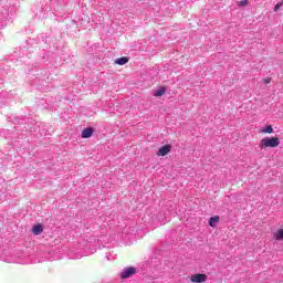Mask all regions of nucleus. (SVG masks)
Instances as JSON below:
<instances>
[{
  "label": "nucleus",
  "instance_id": "obj_6",
  "mask_svg": "<svg viewBox=\"0 0 283 283\" xmlns=\"http://www.w3.org/2000/svg\"><path fill=\"white\" fill-rule=\"evenodd\" d=\"M33 235H41L43 233V226L41 224H35L32 229Z\"/></svg>",
  "mask_w": 283,
  "mask_h": 283
},
{
  "label": "nucleus",
  "instance_id": "obj_10",
  "mask_svg": "<svg viewBox=\"0 0 283 283\" xmlns=\"http://www.w3.org/2000/svg\"><path fill=\"white\" fill-rule=\"evenodd\" d=\"M274 240H283V229H280L276 233H274Z\"/></svg>",
  "mask_w": 283,
  "mask_h": 283
},
{
  "label": "nucleus",
  "instance_id": "obj_1",
  "mask_svg": "<svg viewBox=\"0 0 283 283\" xmlns=\"http://www.w3.org/2000/svg\"><path fill=\"white\" fill-rule=\"evenodd\" d=\"M271 147L272 149L275 147H280V138L279 137H265L261 139L259 144L260 149H269Z\"/></svg>",
  "mask_w": 283,
  "mask_h": 283
},
{
  "label": "nucleus",
  "instance_id": "obj_5",
  "mask_svg": "<svg viewBox=\"0 0 283 283\" xmlns=\"http://www.w3.org/2000/svg\"><path fill=\"white\" fill-rule=\"evenodd\" d=\"M92 134H94L93 128H85L82 130V138H92Z\"/></svg>",
  "mask_w": 283,
  "mask_h": 283
},
{
  "label": "nucleus",
  "instance_id": "obj_12",
  "mask_svg": "<svg viewBox=\"0 0 283 283\" xmlns=\"http://www.w3.org/2000/svg\"><path fill=\"white\" fill-rule=\"evenodd\" d=\"M249 3V0H241L238 2V6H240L241 8H243L244 6H247Z\"/></svg>",
  "mask_w": 283,
  "mask_h": 283
},
{
  "label": "nucleus",
  "instance_id": "obj_4",
  "mask_svg": "<svg viewBox=\"0 0 283 283\" xmlns=\"http://www.w3.org/2000/svg\"><path fill=\"white\" fill-rule=\"evenodd\" d=\"M171 151V145H165L159 148L157 156H167Z\"/></svg>",
  "mask_w": 283,
  "mask_h": 283
},
{
  "label": "nucleus",
  "instance_id": "obj_3",
  "mask_svg": "<svg viewBox=\"0 0 283 283\" xmlns=\"http://www.w3.org/2000/svg\"><path fill=\"white\" fill-rule=\"evenodd\" d=\"M136 273V268H127L124 272H122V280H127V277H132Z\"/></svg>",
  "mask_w": 283,
  "mask_h": 283
},
{
  "label": "nucleus",
  "instance_id": "obj_2",
  "mask_svg": "<svg viewBox=\"0 0 283 283\" xmlns=\"http://www.w3.org/2000/svg\"><path fill=\"white\" fill-rule=\"evenodd\" d=\"M190 282H192V283H205V282H207V274H192L190 276Z\"/></svg>",
  "mask_w": 283,
  "mask_h": 283
},
{
  "label": "nucleus",
  "instance_id": "obj_13",
  "mask_svg": "<svg viewBox=\"0 0 283 283\" xmlns=\"http://www.w3.org/2000/svg\"><path fill=\"white\" fill-rule=\"evenodd\" d=\"M282 4H283V2L276 3L274 7V12H277V10H280V8H282Z\"/></svg>",
  "mask_w": 283,
  "mask_h": 283
},
{
  "label": "nucleus",
  "instance_id": "obj_7",
  "mask_svg": "<svg viewBox=\"0 0 283 283\" xmlns=\"http://www.w3.org/2000/svg\"><path fill=\"white\" fill-rule=\"evenodd\" d=\"M116 65H126V63H129V57L123 56L115 60Z\"/></svg>",
  "mask_w": 283,
  "mask_h": 283
},
{
  "label": "nucleus",
  "instance_id": "obj_8",
  "mask_svg": "<svg viewBox=\"0 0 283 283\" xmlns=\"http://www.w3.org/2000/svg\"><path fill=\"white\" fill-rule=\"evenodd\" d=\"M218 222H220V217L216 216V217H211L209 220V224L210 227H216V224H218Z\"/></svg>",
  "mask_w": 283,
  "mask_h": 283
},
{
  "label": "nucleus",
  "instance_id": "obj_9",
  "mask_svg": "<svg viewBox=\"0 0 283 283\" xmlns=\"http://www.w3.org/2000/svg\"><path fill=\"white\" fill-rule=\"evenodd\" d=\"M261 132L262 134H273V126L268 125Z\"/></svg>",
  "mask_w": 283,
  "mask_h": 283
},
{
  "label": "nucleus",
  "instance_id": "obj_11",
  "mask_svg": "<svg viewBox=\"0 0 283 283\" xmlns=\"http://www.w3.org/2000/svg\"><path fill=\"white\" fill-rule=\"evenodd\" d=\"M165 92H167V88L161 87L160 90L154 93V96H164Z\"/></svg>",
  "mask_w": 283,
  "mask_h": 283
},
{
  "label": "nucleus",
  "instance_id": "obj_14",
  "mask_svg": "<svg viewBox=\"0 0 283 283\" xmlns=\"http://www.w3.org/2000/svg\"><path fill=\"white\" fill-rule=\"evenodd\" d=\"M263 83H264L265 85H269V83H271V77L263 78Z\"/></svg>",
  "mask_w": 283,
  "mask_h": 283
}]
</instances>
